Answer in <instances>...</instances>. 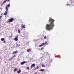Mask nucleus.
<instances>
[{"mask_svg": "<svg viewBox=\"0 0 74 74\" xmlns=\"http://www.w3.org/2000/svg\"><path fill=\"white\" fill-rule=\"evenodd\" d=\"M7 0H5L4 1H3V3L4 4V3H5L7 2Z\"/></svg>", "mask_w": 74, "mask_h": 74, "instance_id": "dca6fc26", "label": "nucleus"}, {"mask_svg": "<svg viewBox=\"0 0 74 74\" xmlns=\"http://www.w3.org/2000/svg\"><path fill=\"white\" fill-rule=\"evenodd\" d=\"M18 70V69H15L14 70V72H15V71H16Z\"/></svg>", "mask_w": 74, "mask_h": 74, "instance_id": "4468645a", "label": "nucleus"}, {"mask_svg": "<svg viewBox=\"0 0 74 74\" xmlns=\"http://www.w3.org/2000/svg\"><path fill=\"white\" fill-rule=\"evenodd\" d=\"M6 11L8 12V8L7 7H6L5 8Z\"/></svg>", "mask_w": 74, "mask_h": 74, "instance_id": "9d476101", "label": "nucleus"}, {"mask_svg": "<svg viewBox=\"0 0 74 74\" xmlns=\"http://www.w3.org/2000/svg\"><path fill=\"white\" fill-rule=\"evenodd\" d=\"M21 73V70L19 69L18 71H17V73L18 74H20V73Z\"/></svg>", "mask_w": 74, "mask_h": 74, "instance_id": "0eeeda50", "label": "nucleus"}, {"mask_svg": "<svg viewBox=\"0 0 74 74\" xmlns=\"http://www.w3.org/2000/svg\"><path fill=\"white\" fill-rule=\"evenodd\" d=\"M47 38V36H45L44 37V39L45 40Z\"/></svg>", "mask_w": 74, "mask_h": 74, "instance_id": "a211bd4d", "label": "nucleus"}, {"mask_svg": "<svg viewBox=\"0 0 74 74\" xmlns=\"http://www.w3.org/2000/svg\"><path fill=\"white\" fill-rule=\"evenodd\" d=\"M42 45L43 46V45H45V43H42Z\"/></svg>", "mask_w": 74, "mask_h": 74, "instance_id": "b1692460", "label": "nucleus"}, {"mask_svg": "<svg viewBox=\"0 0 74 74\" xmlns=\"http://www.w3.org/2000/svg\"><path fill=\"white\" fill-rule=\"evenodd\" d=\"M14 19L13 18H11L9 19V22H13V21H14Z\"/></svg>", "mask_w": 74, "mask_h": 74, "instance_id": "f03ea898", "label": "nucleus"}, {"mask_svg": "<svg viewBox=\"0 0 74 74\" xmlns=\"http://www.w3.org/2000/svg\"><path fill=\"white\" fill-rule=\"evenodd\" d=\"M18 35L16 36L15 37V38L13 39V40L15 41H17V40H18Z\"/></svg>", "mask_w": 74, "mask_h": 74, "instance_id": "7ed1b4c3", "label": "nucleus"}, {"mask_svg": "<svg viewBox=\"0 0 74 74\" xmlns=\"http://www.w3.org/2000/svg\"><path fill=\"white\" fill-rule=\"evenodd\" d=\"M69 5V4H67V5Z\"/></svg>", "mask_w": 74, "mask_h": 74, "instance_id": "f704fd0d", "label": "nucleus"}, {"mask_svg": "<svg viewBox=\"0 0 74 74\" xmlns=\"http://www.w3.org/2000/svg\"><path fill=\"white\" fill-rule=\"evenodd\" d=\"M26 61H23L21 63V65H23V64H25V63H26Z\"/></svg>", "mask_w": 74, "mask_h": 74, "instance_id": "423d86ee", "label": "nucleus"}, {"mask_svg": "<svg viewBox=\"0 0 74 74\" xmlns=\"http://www.w3.org/2000/svg\"><path fill=\"white\" fill-rule=\"evenodd\" d=\"M49 21L50 23V24H47L46 25V29L47 30H51L53 28V27L55 26L54 24V22L55 20L52 18H50L49 20Z\"/></svg>", "mask_w": 74, "mask_h": 74, "instance_id": "f257e3e1", "label": "nucleus"}, {"mask_svg": "<svg viewBox=\"0 0 74 74\" xmlns=\"http://www.w3.org/2000/svg\"><path fill=\"white\" fill-rule=\"evenodd\" d=\"M42 45H40L39 46V47H42Z\"/></svg>", "mask_w": 74, "mask_h": 74, "instance_id": "5701e85b", "label": "nucleus"}, {"mask_svg": "<svg viewBox=\"0 0 74 74\" xmlns=\"http://www.w3.org/2000/svg\"><path fill=\"white\" fill-rule=\"evenodd\" d=\"M12 59H13V57H12L11 58H10V59H9V60H12Z\"/></svg>", "mask_w": 74, "mask_h": 74, "instance_id": "aec40b11", "label": "nucleus"}, {"mask_svg": "<svg viewBox=\"0 0 74 74\" xmlns=\"http://www.w3.org/2000/svg\"><path fill=\"white\" fill-rule=\"evenodd\" d=\"M7 11H5V12L4 13V15H7Z\"/></svg>", "mask_w": 74, "mask_h": 74, "instance_id": "1a4fd4ad", "label": "nucleus"}, {"mask_svg": "<svg viewBox=\"0 0 74 74\" xmlns=\"http://www.w3.org/2000/svg\"><path fill=\"white\" fill-rule=\"evenodd\" d=\"M27 70H30V69L29 68V67H27Z\"/></svg>", "mask_w": 74, "mask_h": 74, "instance_id": "f3484780", "label": "nucleus"}, {"mask_svg": "<svg viewBox=\"0 0 74 74\" xmlns=\"http://www.w3.org/2000/svg\"><path fill=\"white\" fill-rule=\"evenodd\" d=\"M44 66H45V65H44V64H42V67H44Z\"/></svg>", "mask_w": 74, "mask_h": 74, "instance_id": "4be33fe9", "label": "nucleus"}, {"mask_svg": "<svg viewBox=\"0 0 74 74\" xmlns=\"http://www.w3.org/2000/svg\"><path fill=\"white\" fill-rule=\"evenodd\" d=\"M5 41H4L3 42V43H5Z\"/></svg>", "mask_w": 74, "mask_h": 74, "instance_id": "c756f323", "label": "nucleus"}, {"mask_svg": "<svg viewBox=\"0 0 74 74\" xmlns=\"http://www.w3.org/2000/svg\"><path fill=\"white\" fill-rule=\"evenodd\" d=\"M21 27L23 29H25V25H21Z\"/></svg>", "mask_w": 74, "mask_h": 74, "instance_id": "39448f33", "label": "nucleus"}, {"mask_svg": "<svg viewBox=\"0 0 74 74\" xmlns=\"http://www.w3.org/2000/svg\"><path fill=\"white\" fill-rule=\"evenodd\" d=\"M4 3H3H3L2 4V5H1V6H2V5H3V4H4Z\"/></svg>", "mask_w": 74, "mask_h": 74, "instance_id": "2f4dec72", "label": "nucleus"}, {"mask_svg": "<svg viewBox=\"0 0 74 74\" xmlns=\"http://www.w3.org/2000/svg\"><path fill=\"white\" fill-rule=\"evenodd\" d=\"M35 64H32L31 66V69H32V68H33V67H35Z\"/></svg>", "mask_w": 74, "mask_h": 74, "instance_id": "20e7f679", "label": "nucleus"}, {"mask_svg": "<svg viewBox=\"0 0 74 74\" xmlns=\"http://www.w3.org/2000/svg\"><path fill=\"white\" fill-rule=\"evenodd\" d=\"M40 71H45V70L43 69H41L40 70Z\"/></svg>", "mask_w": 74, "mask_h": 74, "instance_id": "9b49d317", "label": "nucleus"}, {"mask_svg": "<svg viewBox=\"0 0 74 74\" xmlns=\"http://www.w3.org/2000/svg\"><path fill=\"white\" fill-rule=\"evenodd\" d=\"M45 44L46 45H48V44H47V42H45Z\"/></svg>", "mask_w": 74, "mask_h": 74, "instance_id": "412c9836", "label": "nucleus"}, {"mask_svg": "<svg viewBox=\"0 0 74 74\" xmlns=\"http://www.w3.org/2000/svg\"><path fill=\"white\" fill-rule=\"evenodd\" d=\"M37 69H39V67H38V66H37V67H36Z\"/></svg>", "mask_w": 74, "mask_h": 74, "instance_id": "bb28decb", "label": "nucleus"}, {"mask_svg": "<svg viewBox=\"0 0 74 74\" xmlns=\"http://www.w3.org/2000/svg\"><path fill=\"white\" fill-rule=\"evenodd\" d=\"M18 51H14L13 53V54H14L15 53H18Z\"/></svg>", "mask_w": 74, "mask_h": 74, "instance_id": "6e6552de", "label": "nucleus"}, {"mask_svg": "<svg viewBox=\"0 0 74 74\" xmlns=\"http://www.w3.org/2000/svg\"><path fill=\"white\" fill-rule=\"evenodd\" d=\"M2 15V14H1V15Z\"/></svg>", "mask_w": 74, "mask_h": 74, "instance_id": "c9c22d12", "label": "nucleus"}, {"mask_svg": "<svg viewBox=\"0 0 74 74\" xmlns=\"http://www.w3.org/2000/svg\"><path fill=\"white\" fill-rule=\"evenodd\" d=\"M5 40V39L4 38H2L1 39V41H3L4 40Z\"/></svg>", "mask_w": 74, "mask_h": 74, "instance_id": "f8f14e48", "label": "nucleus"}, {"mask_svg": "<svg viewBox=\"0 0 74 74\" xmlns=\"http://www.w3.org/2000/svg\"><path fill=\"white\" fill-rule=\"evenodd\" d=\"M37 68L36 67V68H35V69H34V70H37Z\"/></svg>", "mask_w": 74, "mask_h": 74, "instance_id": "7c9ffc66", "label": "nucleus"}, {"mask_svg": "<svg viewBox=\"0 0 74 74\" xmlns=\"http://www.w3.org/2000/svg\"><path fill=\"white\" fill-rule=\"evenodd\" d=\"M10 0H7L8 2H10Z\"/></svg>", "mask_w": 74, "mask_h": 74, "instance_id": "cd10ccee", "label": "nucleus"}, {"mask_svg": "<svg viewBox=\"0 0 74 74\" xmlns=\"http://www.w3.org/2000/svg\"><path fill=\"white\" fill-rule=\"evenodd\" d=\"M16 57V55H14L13 56V58H14V57Z\"/></svg>", "mask_w": 74, "mask_h": 74, "instance_id": "a878e982", "label": "nucleus"}, {"mask_svg": "<svg viewBox=\"0 0 74 74\" xmlns=\"http://www.w3.org/2000/svg\"><path fill=\"white\" fill-rule=\"evenodd\" d=\"M30 50H31V49H29L27 50V51L28 52H29L30 51Z\"/></svg>", "mask_w": 74, "mask_h": 74, "instance_id": "2eb2a0df", "label": "nucleus"}, {"mask_svg": "<svg viewBox=\"0 0 74 74\" xmlns=\"http://www.w3.org/2000/svg\"><path fill=\"white\" fill-rule=\"evenodd\" d=\"M5 63H7V62H5Z\"/></svg>", "mask_w": 74, "mask_h": 74, "instance_id": "e433bc0d", "label": "nucleus"}, {"mask_svg": "<svg viewBox=\"0 0 74 74\" xmlns=\"http://www.w3.org/2000/svg\"><path fill=\"white\" fill-rule=\"evenodd\" d=\"M12 37V35H11V36L10 37V38H11V37Z\"/></svg>", "mask_w": 74, "mask_h": 74, "instance_id": "c85d7f7f", "label": "nucleus"}, {"mask_svg": "<svg viewBox=\"0 0 74 74\" xmlns=\"http://www.w3.org/2000/svg\"><path fill=\"white\" fill-rule=\"evenodd\" d=\"M10 7V3L8 4V5H6V7Z\"/></svg>", "mask_w": 74, "mask_h": 74, "instance_id": "ddd939ff", "label": "nucleus"}, {"mask_svg": "<svg viewBox=\"0 0 74 74\" xmlns=\"http://www.w3.org/2000/svg\"><path fill=\"white\" fill-rule=\"evenodd\" d=\"M18 33H20V32L19 29H18Z\"/></svg>", "mask_w": 74, "mask_h": 74, "instance_id": "6ab92c4d", "label": "nucleus"}, {"mask_svg": "<svg viewBox=\"0 0 74 74\" xmlns=\"http://www.w3.org/2000/svg\"><path fill=\"white\" fill-rule=\"evenodd\" d=\"M1 17H2V16H0V19H1Z\"/></svg>", "mask_w": 74, "mask_h": 74, "instance_id": "473e14b6", "label": "nucleus"}, {"mask_svg": "<svg viewBox=\"0 0 74 74\" xmlns=\"http://www.w3.org/2000/svg\"><path fill=\"white\" fill-rule=\"evenodd\" d=\"M41 50H42V49H44V47H42L41 49Z\"/></svg>", "mask_w": 74, "mask_h": 74, "instance_id": "393cba45", "label": "nucleus"}, {"mask_svg": "<svg viewBox=\"0 0 74 74\" xmlns=\"http://www.w3.org/2000/svg\"><path fill=\"white\" fill-rule=\"evenodd\" d=\"M37 74V72H36V73H34V74Z\"/></svg>", "mask_w": 74, "mask_h": 74, "instance_id": "72a5a7b5", "label": "nucleus"}]
</instances>
